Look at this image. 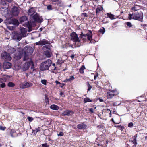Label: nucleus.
Listing matches in <instances>:
<instances>
[{"label":"nucleus","mask_w":147,"mask_h":147,"mask_svg":"<svg viewBox=\"0 0 147 147\" xmlns=\"http://www.w3.org/2000/svg\"><path fill=\"white\" fill-rule=\"evenodd\" d=\"M59 136H62L63 135V133L62 132H60L57 134Z\"/></svg>","instance_id":"47"},{"label":"nucleus","mask_w":147,"mask_h":147,"mask_svg":"<svg viewBox=\"0 0 147 147\" xmlns=\"http://www.w3.org/2000/svg\"><path fill=\"white\" fill-rule=\"evenodd\" d=\"M6 128L4 127H3L2 126H0V130H4Z\"/></svg>","instance_id":"46"},{"label":"nucleus","mask_w":147,"mask_h":147,"mask_svg":"<svg viewBox=\"0 0 147 147\" xmlns=\"http://www.w3.org/2000/svg\"><path fill=\"white\" fill-rule=\"evenodd\" d=\"M46 48V49H48L49 50H50V48H49L50 47H48V46H47V47H45Z\"/></svg>","instance_id":"58"},{"label":"nucleus","mask_w":147,"mask_h":147,"mask_svg":"<svg viewBox=\"0 0 147 147\" xmlns=\"http://www.w3.org/2000/svg\"><path fill=\"white\" fill-rule=\"evenodd\" d=\"M1 56V59L5 61H10L11 59V58L10 57L9 54L6 52L2 53Z\"/></svg>","instance_id":"10"},{"label":"nucleus","mask_w":147,"mask_h":147,"mask_svg":"<svg viewBox=\"0 0 147 147\" xmlns=\"http://www.w3.org/2000/svg\"><path fill=\"white\" fill-rule=\"evenodd\" d=\"M33 84L30 82H28L26 81L21 83L20 85V87L22 89H24L32 86Z\"/></svg>","instance_id":"9"},{"label":"nucleus","mask_w":147,"mask_h":147,"mask_svg":"<svg viewBox=\"0 0 147 147\" xmlns=\"http://www.w3.org/2000/svg\"><path fill=\"white\" fill-rule=\"evenodd\" d=\"M84 103H87V102H92V101L89 98H86L84 100Z\"/></svg>","instance_id":"27"},{"label":"nucleus","mask_w":147,"mask_h":147,"mask_svg":"<svg viewBox=\"0 0 147 147\" xmlns=\"http://www.w3.org/2000/svg\"><path fill=\"white\" fill-rule=\"evenodd\" d=\"M99 101L100 102H103V100L102 99L99 98Z\"/></svg>","instance_id":"56"},{"label":"nucleus","mask_w":147,"mask_h":147,"mask_svg":"<svg viewBox=\"0 0 147 147\" xmlns=\"http://www.w3.org/2000/svg\"><path fill=\"white\" fill-rule=\"evenodd\" d=\"M114 92L111 91L107 92V98H112L114 95Z\"/></svg>","instance_id":"18"},{"label":"nucleus","mask_w":147,"mask_h":147,"mask_svg":"<svg viewBox=\"0 0 147 147\" xmlns=\"http://www.w3.org/2000/svg\"><path fill=\"white\" fill-rule=\"evenodd\" d=\"M7 79L5 77L0 78V83L6 81Z\"/></svg>","instance_id":"32"},{"label":"nucleus","mask_w":147,"mask_h":147,"mask_svg":"<svg viewBox=\"0 0 147 147\" xmlns=\"http://www.w3.org/2000/svg\"><path fill=\"white\" fill-rule=\"evenodd\" d=\"M35 12V10L33 8H30L28 11V14L29 15L31 16L33 15Z\"/></svg>","instance_id":"17"},{"label":"nucleus","mask_w":147,"mask_h":147,"mask_svg":"<svg viewBox=\"0 0 147 147\" xmlns=\"http://www.w3.org/2000/svg\"><path fill=\"white\" fill-rule=\"evenodd\" d=\"M67 82V79L64 81V82Z\"/></svg>","instance_id":"63"},{"label":"nucleus","mask_w":147,"mask_h":147,"mask_svg":"<svg viewBox=\"0 0 147 147\" xmlns=\"http://www.w3.org/2000/svg\"><path fill=\"white\" fill-rule=\"evenodd\" d=\"M10 47V49L8 50L9 52L11 53H14L16 51L15 49L14 48L11 47Z\"/></svg>","instance_id":"29"},{"label":"nucleus","mask_w":147,"mask_h":147,"mask_svg":"<svg viewBox=\"0 0 147 147\" xmlns=\"http://www.w3.org/2000/svg\"><path fill=\"white\" fill-rule=\"evenodd\" d=\"M126 24H127V26L130 27L132 26V25L131 23L130 22H127L126 23Z\"/></svg>","instance_id":"37"},{"label":"nucleus","mask_w":147,"mask_h":147,"mask_svg":"<svg viewBox=\"0 0 147 147\" xmlns=\"http://www.w3.org/2000/svg\"><path fill=\"white\" fill-rule=\"evenodd\" d=\"M19 55L18 56L17 58H16V59L18 60L20 59L21 57H23V61H30L32 60L29 58V55H28L26 53L23 52L21 51V50H19Z\"/></svg>","instance_id":"3"},{"label":"nucleus","mask_w":147,"mask_h":147,"mask_svg":"<svg viewBox=\"0 0 147 147\" xmlns=\"http://www.w3.org/2000/svg\"><path fill=\"white\" fill-rule=\"evenodd\" d=\"M42 147H49V146L47 145V143H45L42 145Z\"/></svg>","instance_id":"39"},{"label":"nucleus","mask_w":147,"mask_h":147,"mask_svg":"<svg viewBox=\"0 0 147 147\" xmlns=\"http://www.w3.org/2000/svg\"><path fill=\"white\" fill-rule=\"evenodd\" d=\"M50 107L51 109L54 110H57L59 109V107L57 105L55 104L51 105Z\"/></svg>","instance_id":"24"},{"label":"nucleus","mask_w":147,"mask_h":147,"mask_svg":"<svg viewBox=\"0 0 147 147\" xmlns=\"http://www.w3.org/2000/svg\"><path fill=\"white\" fill-rule=\"evenodd\" d=\"M49 42L47 40L45 39L42 40L36 43V45H43L46 44H48Z\"/></svg>","instance_id":"14"},{"label":"nucleus","mask_w":147,"mask_h":147,"mask_svg":"<svg viewBox=\"0 0 147 147\" xmlns=\"http://www.w3.org/2000/svg\"><path fill=\"white\" fill-rule=\"evenodd\" d=\"M44 52L45 54L47 57L49 58L51 57V52L50 51L46 50Z\"/></svg>","instance_id":"21"},{"label":"nucleus","mask_w":147,"mask_h":147,"mask_svg":"<svg viewBox=\"0 0 147 147\" xmlns=\"http://www.w3.org/2000/svg\"><path fill=\"white\" fill-rule=\"evenodd\" d=\"M3 21V20L1 18H0V23L1 22Z\"/></svg>","instance_id":"60"},{"label":"nucleus","mask_w":147,"mask_h":147,"mask_svg":"<svg viewBox=\"0 0 147 147\" xmlns=\"http://www.w3.org/2000/svg\"><path fill=\"white\" fill-rule=\"evenodd\" d=\"M27 17L25 16H23L20 18V22L21 23H23V22H25L26 23V22H27Z\"/></svg>","instance_id":"19"},{"label":"nucleus","mask_w":147,"mask_h":147,"mask_svg":"<svg viewBox=\"0 0 147 147\" xmlns=\"http://www.w3.org/2000/svg\"><path fill=\"white\" fill-rule=\"evenodd\" d=\"M137 137V134L135 135L132 137V140H131L132 142L135 145H136L137 144L136 142V138Z\"/></svg>","instance_id":"22"},{"label":"nucleus","mask_w":147,"mask_h":147,"mask_svg":"<svg viewBox=\"0 0 147 147\" xmlns=\"http://www.w3.org/2000/svg\"><path fill=\"white\" fill-rule=\"evenodd\" d=\"M57 5L59 6H61L63 5V3L62 1H59L56 3Z\"/></svg>","instance_id":"33"},{"label":"nucleus","mask_w":147,"mask_h":147,"mask_svg":"<svg viewBox=\"0 0 147 147\" xmlns=\"http://www.w3.org/2000/svg\"><path fill=\"white\" fill-rule=\"evenodd\" d=\"M41 82L42 84L45 85L46 84L47 81L45 80H41Z\"/></svg>","instance_id":"41"},{"label":"nucleus","mask_w":147,"mask_h":147,"mask_svg":"<svg viewBox=\"0 0 147 147\" xmlns=\"http://www.w3.org/2000/svg\"><path fill=\"white\" fill-rule=\"evenodd\" d=\"M74 57L75 55L74 54H72V55L70 56V57H71L72 59H73L74 58Z\"/></svg>","instance_id":"50"},{"label":"nucleus","mask_w":147,"mask_h":147,"mask_svg":"<svg viewBox=\"0 0 147 147\" xmlns=\"http://www.w3.org/2000/svg\"><path fill=\"white\" fill-rule=\"evenodd\" d=\"M67 81H71L70 80V78H69V79H67Z\"/></svg>","instance_id":"61"},{"label":"nucleus","mask_w":147,"mask_h":147,"mask_svg":"<svg viewBox=\"0 0 147 147\" xmlns=\"http://www.w3.org/2000/svg\"><path fill=\"white\" fill-rule=\"evenodd\" d=\"M47 9L48 10H52V8L51 5H49L47 6Z\"/></svg>","instance_id":"44"},{"label":"nucleus","mask_w":147,"mask_h":147,"mask_svg":"<svg viewBox=\"0 0 147 147\" xmlns=\"http://www.w3.org/2000/svg\"><path fill=\"white\" fill-rule=\"evenodd\" d=\"M133 126V124L132 122H130L128 123V126L129 127H132Z\"/></svg>","instance_id":"40"},{"label":"nucleus","mask_w":147,"mask_h":147,"mask_svg":"<svg viewBox=\"0 0 147 147\" xmlns=\"http://www.w3.org/2000/svg\"><path fill=\"white\" fill-rule=\"evenodd\" d=\"M107 16L111 19H115V16L111 13H107Z\"/></svg>","instance_id":"30"},{"label":"nucleus","mask_w":147,"mask_h":147,"mask_svg":"<svg viewBox=\"0 0 147 147\" xmlns=\"http://www.w3.org/2000/svg\"><path fill=\"white\" fill-rule=\"evenodd\" d=\"M99 31L100 32L102 33L103 34L105 31V30L104 28L102 27V28L100 29Z\"/></svg>","instance_id":"36"},{"label":"nucleus","mask_w":147,"mask_h":147,"mask_svg":"<svg viewBox=\"0 0 147 147\" xmlns=\"http://www.w3.org/2000/svg\"><path fill=\"white\" fill-rule=\"evenodd\" d=\"M32 61L29 62H27L24 63L21 66V69L23 71H26L29 68L30 65L32 64Z\"/></svg>","instance_id":"11"},{"label":"nucleus","mask_w":147,"mask_h":147,"mask_svg":"<svg viewBox=\"0 0 147 147\" xmlns=\"http://www.w3.org/2000/svg\"><path fill=\"white\" fill-rule=\"evenodd\" d=\"M102 138V139H104V137H103V136H101V138Z\"/></svg>","instance_id":"64"},{"label":"nucleus","mask_w":147,"mask_h":147,"mask_svg":"<svg viewBox=\"0 0 147 147\" xmlns=\"http://www.w3.org/2000/svg\"><path fill=\"white\" fill-rule=\"evenodd\" d=\"M51 0L52 2H56L58 1L59 0Z\"/></svg>","instance_id":"52"},{"label":"nucleus","mask_w":147,"mask_h":147,"mask_svg":"<svg viewBox=\"0 0 147 147\" xmlns=\"http://www.w3.org/2000/svg\"><path fill=\"white\" fill-rule=\"evenodd\" d=\"M6 1L9 2L10 3L13 0H6Z\"/></svg>","instance_id":"57"},{"label":"nucleus","mask_w":147,"mask_h":147,"mask_svg":"<svg viewBox=\"0 0 147 147\" xmlns=\"http://www.w3.org/2000/svg\"><path fill=\"white\" fill-rule=\"evenodd\" d=\"M86 84L88 87L87 92L90 91V90L92 88V86L90 85L89 84V82H86Z\"/></svg>","instance_id":"28"},{"label":"nucleus","mask_w":147,"mask_h":147,"mask_svg":"<svg viewBox=\"0 0 147 147\" xmlns=\"http://www.w3.org/2000/svg\"><path fill=\"white\" fill-rule=\"evenodd\" d=\"M63 94V93L62 92V91H60V95L61 96H62Z\"/></svg>","instance_id":"54"},{"label":"nucleus","mask_w":147,"mask_h":147,"mask_svg":"<svg viewBox=\"0 0 147 147\" xmlns=\"http://www.w3.org/2000/svg\"><path fill=\"white\" fill-rule=\"evenodd\" d=\"M55 82L56 83V84H61V83H60L58 81H55Z\"/></svg>","instance_id":"53"},{"label":"nucleus","mask_w":147,"mask_h":147,"mask_svg":"<svg viewBox=\"0 0 147 147\" xmlns=\"http://www.w3.org/2000/svg\"><path fill=\"white\" fill-rule=\"evenodd\" d=\"M19 12V9L17 7H14L12 9V13L13 16H18Z\"/></svg>","instance_id":"13"},{"label":"nucleus","mask_w":147,"mask_h":147,"mask_svg":"<svg viewBox=\"0 0 147 147\" xmlns=\"http://www.w3.org/2000/svg\"><path fill=\"white\" fill-rule=\"evenodd\" d=\"M1 63H0V69H1Z\"/></svg>","instance_id":"62"},{"label":"nucleus","mask_w":147,"mask_h":147,"mask_svg":"<svg viewBox=\"0 0 147 147\" xmlns=\"http://www.w3.org/2000/svg\"><path fill=\"white\" fill-rule=\"evenodd\" d=\"M60 84L61 85H60V86L61 88L62 87H63V86L65 85V84H63V83L61 84Z\"/></svg>","instance_id":"55"},{"label":"nucleus","mask_w":147,"mask_h":147,"mask_svg":"<svg viewBox=\"0 0 147 147\" xmlns=\"http://www.w3.org/2000/svg\"><path fill=\"white\" fill-rule=\"evenodd\" d=\"M14 22H15L14 23V24L16 25H18V22L17 20L16 19L13 20Z\"/></svg>","instance_id":"43"},{"label":"nucleus","mask_w":147,"mask_h":147,"mask_svg":"<svg viewBox=\"0 0 147 147\" xmlns=\"http://www.w3.org/2000/svg\"><path fill=\"white\" fill-rule=\"evenodd\" d=\"M140 9V7L138 5H136L134 7H133L131 8V9L132 10L135 11L139 10Z\"/></svg>","instance_id":"25"},{"label":"nucleus","mask_w":147,"mask_h":147,"mask_svg":"<svg viewBox=\"0 0 147 147\" xmlns=\"http://www.w3.org/2000/svg\"><path fill=\"white\" fill-rule=\"evenodd\" d=\"M69 78L70 79V80L71 81L74 79V78L73 76H71Z\"/></svg>","instance_id":"49"},{"label":"nucleus","mask_w":147,"mask_h":147,"mask_svg":"<svg viewBox=\"0 0 147 147\" xmlns=\"http://www.w3.org/2000/svg\"><path fill=\"white\" fill-rule=\"evenodd\" d=\"M21 51L26 53L28 55H31L33 52V49L31 47H25L23 49H20Z\"/></svg>","instance_id":"6"},{"label":"nucleus","mask_w":147,"mask_h":147,"mask_svg":"<svg viewBox=\"0 0 147 147\" xmlns=\"http://www.w3.org/2000/svg\"><path fill=\"white\" fill-rule=\"evenodd\" d=\"M70 39L75 42H79L80 40L75 32L72 33L70 35Z\"/></svg>","instance_id":"8"},{"label":"nucleus","mask_w":147,"mask_h":147,"mask_svg":"<svg viewBox=\"0 0 147 147\" xmlns=\"http://www.w3.org/2000/svg\"><path fill=\"white\" fill-rule=\"evenodd\" d=\"M86 127V125L83 123L79 124L77 125V128L79 129L84 128H85Z\"/></svg>","instance_id":"23"},{"label":"nucleus","mask_w":147,"mask_h":147,"mask_svg":"<svg viewBox=\"0 0 147 147\" xmlns=\"http://www.w3.org/2000/svg\"><path fill=\"white\" fill-rule=\"evenodd\" d=\"M20 31L22 37H25L27 35V30L25 28H22L20 29Z\"/></svg>","instance_id":"16"},{"label":"nucleus","mask_w":147,"mask_h":147,"mask_svg":"<svg viewBox=\"0 0 147 147\" xmlns=\"http://www.w3.org/2000/svg\"><path fill=\"white\" fill-rule=\"evenodd\" d=\"M42 21V17L39 16L36 13L32 16L30 18V22L27 21L26 25L28 26L29 31L32 30V27L34 26L36 24V22L41 23Z\"/></svg>","instance_id":"1"},{"label":"nucleus","mask_w":147,"mask_h":147,"mask_svg":"<svg viewBox=\"0 0 147 147\" xmlns=\"http://www.w3.org/2000/svg\"><path fill=\"white\" fill-rule=\"evenodd\" d=\"M100 11H101V8H97L96 9V13H98V12Z\"/></svg>","instance_id":"45"},{"label":"nucleus","mask_w":147,"mask_h":147,"mask_svg":"<svg viewBox=\"0 0 147 147\" xmlns=\"http://www.w3.org/2000/svg\"><path fill=\"white\" fill-rule=\"evenodd\" d=\"M80 36L83 39H88V40L90 41L92 39V32L91 31L89 30L86 34L82 33Z\"/></svg>","instance_id":"5"},{"label":"nucleus","mask_w":147,"mask_h":147,"mask_svg":"<svg viewBox=\"0 0 147 147\" xmlns=\"http://www.w3.org/2000/svg\"><path fill=\"white\" fill-rule=\"evenodd\" d=\"M11 63L9 62H5L3 65V67L5 69H8L10 68L11 66Z\"/></svg>","instance_id":"15"},{"label":"nucleus","mask_w":147,"mask_h":147,"mask_svg":"<svg viewBox=\"0 0 147 147\" xmlns=\"http://www.w3.org/2000/svg\"><path fill=\"white\" fill-rule=\"evenodd\" d=\"M97 76H94V80L96 79V78H97Z\"/></svg>","instance_id":"59"},{"label":"nucleus","mask_w":147,"mask_h":147,"mask_svg":"<svg viewBox=\"0 0 147 147\" xmlns=\"http://www.w3.org/2000/svg\"><path fill=\"white\" fill-rule=\"evenodd\" d=\"M85 67L84 65H82L81 67L80 68V69H79V72H80L82 74L84 73V70L85 69Z\"/></svg>","instance_id":"26"},{"label":"nucleus","mask_w":147,"mask_h":147,"mask_svg":"<svg viewBox=\"0 0 147 147\" xmlns=\"http://www.w3.org/2000/svg\"><path fill=\"white\" fill-rule=\"evenodd\" d=\"M32 62V64H31V69L32 70V71H34L35 70V69L34 68V64L33 63L32 61H31Z\"/></svg>","instance_id":"34"},{"label":"nucleus","mask_w":147,"mask_h":147,"mask_svg":"<svg viewBox=\"0 0 147 147\" xmlns=\"http://www.w3.org/2000/svg\"><path fill=\"white\" fill-rule=\"evenodd\" d=\"M74 113V112L72 111L66 109L62 112V114L63 116H69L72 115Z\"/></svg>","instance_id":"12"},{"label":"nucleus","mask_w":147,"mask_h":147,"mask_svg":"<svg viewBox=\"0 0 147 147\" xmlns=\"http://www.w3.org/2000/svg\"><path fill=\"white\" fill-rule=\"evenodd\" d=\"M27 119H28V120L30 122L32 121L34 119L32 117L29 116L28 117Z\"/></svg>","instance_id":"38"},{"label":"nucleus","mask_w":147,"mask_h":147,"mask_svg":"<svg viewBox=\"0 0 147 147\" xmlns=\"http://www.w3.org/2000/svg\"><path fill=\"white\" fill-rule=\"evenodd\" d=\"M13 39L17 41H19L22 38V35L19 32H14L12 34Z\"/></svg>","instance_id":"7"},{"label":"nucleus","mask_w":147,"mask_h":147,"mask_svg":"<svg viewBox=\"0 0 147 147\" xmlns=\"http://www.w3.org/2000/svg\"><path fill=\"white\" fill-rule=\"evenodd\" d=\"M15 85V84L11 82H10L8 84V86L9 87H14Z\"/></svg>","instance_id":"31"},{"label":"nucleus","mask_w":147,"mask_h":147,"mask_svg":"<svg viewBox=\"0 0 147 147\" xmlns=\"http://www.w3.org/2000/svg\"><path fill=\"white\" fill-rule=\"evenodd\" d=\"M89 111L91 112V113H94V110L93 108H91L89 109Z\"/></svg>","instance_id":"48"},{"label":"nucleus","mask_w":147,"mask_h":147,"mask_svg":"<svg viewBox=\"0 0 147 147\" xmlns=\"http://www.w3.org/2000/svg\"><path fill=\"white\" fill-rule=\"evenodd\" d=\"M0 86L2 88H4L5 86V84L4 83H2L0 84Z\"/></svg>","instance_id":"42"},{"label":"nucleus","mask_w":147,"mask_h":147,"mask_svg":"<svg viewBox=\"0 0 147 147\" xmlns=\"http://www.w3.org/2000/svg\"><path fill=\"white\" fill-rule=\"evenodd\" d=\"M10 134L12 137H15L17 135L16 131L13 129L11 130L10 131Z\"/></svg>","instance_id":"20"},{"label":"nucleus","mask_w":147,"mask_h":147,"mask_svg":"<svg viewBox=\"0 0 147 147\" xmlns=\"http://www.w3.org/2000/svg\"><path fill=\"white\" fill-rule=\"evenodd\" d=\"M82 15L84 16V17H86L87 16V15L86 13H83L82 14Z\"/></svg>","instance_id":"51"},{"label":"nucleus","mask_w":147,"mask_h":147,"mask_svg":"<svg viewBox=\"0 0 147 147\" xmlns=\"http://www.w3.org/2000/svg\"><path fill=\"white\" fill-rule=\"evenodd\" d=\"M40 131V129L39 127H38L37 128H36L35 130H34L33 131H34V133H36L38 131Z\"/></svg>","instance_id":"35"},{"label":"nucleus","mask_w":147,"mask_h":147,"mask_svg":"<svg viewBox=\"0 0 147 147\" xmlns=\"http://www.w3.org/2000/svg\"><path fill=\"white\" fill-rule=\"evenodd\" d=\"M51 63V61L49 59L42 63L40 67V69L42 71L48 70L50 66Z\"/></svg>","instance_id":"4"},{"label":"nucleus","mask_w":147,"mask_h":147,"mask_svg":"<svg viewBox=\"0 0 147 147\" xmlns=\"http://www.w3.org/2000/svg\"><path fill=\"white\" fill-rule=\"evenodd\" d=\"M143 18V15L142 13L141 12H137L134 15L130 14L129 15L128 18L129 19H132L134 20H137L139 21H142V20Z\"/></svg>","instance_id":"2"}]
</instances>
